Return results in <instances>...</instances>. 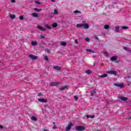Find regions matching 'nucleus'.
Instances as JSON below:
<instances>
[{
    "label": "nucleus",
    "mask_w": 131,
    "mask_h": 131,
    "mask_svg": "<svg viewBox=\"0 0 131 131\" xmlns=\"http://www.w3.org/2000/svg\"><path fill=\"white\" fill-rule=\"evenodd\" d=\"M106 73L108 74H113V75H116L117 74L116 71L113 70L107 71Z\"/></svg>",
    "instance_id": "nucleus-7"
},
{
    "label": "nucleus",
    "mask_w": 131,
    "mask_h": 131,
    "mask_svg": "<svg viewBox=\"0 0 131 131\" xmlns=\"http://www.w3.org/2000/svg\"><path fill=\"white\" fill-rule=\"evenodd\" d=\"M107 76H108V75L107 74H103L102 75L100 76V77L103 78L104 77H107Z\"/></svg>",
    "instance_id": "nucleus-17"
},
{
    "label": "nucleus",
    "mask_w": 131,
    "mask_h": 131,
    "mask_svg": "<svg viewBox=\"0 0 131 131\" xmlns=\"http://www.w3.org/2000/svg\"><path fill=\"white\" fill-rule=\"evenodd\" d=\"M40 37L41 39H42L45 38V36L41 35V36H40Z\"/></svg>",
    "instance_id": "nucleus-38"
},
{
    "label": "nucleus",
    "mask_w": 131,
    "mask_h": 131,
    "mask_svg": "<svg viewBox=\"0 0 131 131\" xmlns=\"http://www.w3.org/2000/svg\"><path fill=\"white\" fill-rule=\"evenodd\" d=\"M9 17H10L11 19H15V18H16V15L10 14Z\"/></svg>",
    "instance_id": "nucleus-13"
},
{
    "label": "nucleus",
    "mask_w": 131,
    "mask_h": 131,
    "mask_svg": "<svg viewBox=\"0 0 131 131\" xmlns=\"http://www.w3.org/2000/svg\"><path fill=\"white\" fill-rule=\"evenodd\" d=\"M85 73H86L87 74H91V73H92V71L90 70H87L85 71Z\"/></svg>",
    "instance_id": "nucleus-28"
},
{
    "label": "nucleus",
    "mask_w": 131,
    "mask_h": 131,
    "mask_svg": "<svg viewBox=\"0 0 131 131\" xmlns=\"http://www.w3.org/2000/svg\"><path fill=\"white\" fill-rule=\"evenodd\" d=\"M31 120H33V121H37V118L34 116H32L31 118Z\"/></svg>",
    "instance_id": "nucleus-12"
},
{
    "label": "nucleus",
    "mask_w": 131,
    "mask_h": 131,
    "mask_svg": "<svg viewBox=\"0 0 131 131\" xmlns=\"http://www.w3.org/2000/svg\"><path fill=\"white\" fill-rule=\"evenodd\" d=\"M35 4H37V5H40V2L38 1H35Z\"/></svg>",
    "instance_id": "nucleus-37"
},
{
    "label": "nucleus",
    "mask_w": 131,
    "mask_h": 131,
    "mask_svg": "<svg viewBox=\"0 0 131 131\" xmlns=\"http://www.w3.org/2000/svg\"><path fill=\"white\" fill-rule=\"evenodd\" d=\"M131 119V117H130L129 118H128V119Z\"/></svg>",
    "instance_id": "nucleus-49"
},
{
    "label": "nucleus",
    "mask_w": 131,
    "mask_h": 131,
    "mask_svg": "<svg viewBox=\"0 0 131 131\" xmlns=\"http://www.w3.org/2000/svg\"><path fill=\"white\" fill-rule=\"evenodd\" d=\"M38 101L40 103H48V99L45 98H39Z\"/></svg>",
    "instance_id": "nucleus-5"
},
{
    "label": "nucleus",
    "mask_w": 131,
    "mask_h": 131,
    "mask_svg": "<svg viewBox=\"0 0 131 131\" xmlns=\"http://www.w3.org/2000/svg\"><path fill=\"white\" fill-rule=\"evenodd\" d=\"M75 129L77 131H83L85 130V127L83 126H77L75 127Z\"/></svg>",
    "instance_id": "nucleus-2"
},
{
    "label": "nucleus",
    "mask_w": 131,
    "mask_h": 131,
    "mask_svg": "<svg viewBox=\"0 0 131 131\" xmlns=\"http://www.w3.org/2000/svg\"><path fill=\"white\" fill-rule=\"evenodd\" d=\"M44 59L45 60H46V61H49V58H48L47 56H44Z\"/></svg>",
    "instance_id": "nucleus-32"
},
{
    "label": "nucleus",
    "mask_w": 131,
    "mask_h": 131,
    "mask_svg": "<svg viewBox=\"0 0 131 131\" xmlns=\"http://www.w3.org/2000/svg\"><path fill=\"white\" fill-rule=\"evenodd\" d=\"M11 2L13 3H16V0H11Z\"/></svg>",
    "instance_id": "nucleus-40"
},
{
    "label": "nucleus",
    "mask_w": 131,
    "mask_h": 131,
    "mask_svg": "<svg viewBox=\"0 0 131 131\" xmlns=\"http://www.w3.org/2000/svg\"><path fill=\"white\" fill-rule=\"evenodd\" d=\"M61 45L63 47H66V46H67V44L66 42H64V41H61Z\"/></svg>",
    "instance_id": "nucleus-22"
},
{
    "label": "nucleus",
    "mask_w": 131,
    "mask_h": 131,
    "mask_svg": "<svg viewBox=\"0 0 131 131\" xmlns=\"http://www.w3.org/2000/svg\"><path fill=\"white\" fill-rule=\"evenodd\" d=\"M71 127H72V123L71 122H70L68 126L66 127V131H69L71 129Z\"/></svg>",
    "instance_id": "nucleus-4"
},
{
    "label": "nucleus",
    "mask_w": 131,
    "mask_h": 131,
    "mask_svg": "<svg viewBox=\"0 0 131 131\" xmlns=\"http://www.w3.org/2000/svg\"><path fill=\"white\" fill-rule=\"evenodd\" d=\"M53 69H55V70H57L58 71H60L62 70V68L61 67H59L58 66H55L53 67Z\"/></svg>",
    "instance_id": "nucleus-9"
},
{
    "label": "nucleus",
    "mask_w": 131,
    "mask_h": 131,
    "mask_svg": "<svg viewBox=\"0 0 131 131\" xmlns=\"http://www.w3.org/2000/svg\"><path fill=\"white\" fill-rule=\"evenodd\" d=\"M94 94H96V91L91 93V95H94Z\"/></svg>",
    "instance_id": "nucleus-43"
},
{
    "label": "nucleus",
    "mask_w": 131,
    "mask_h": 131,
    "mask_svg": "<svg viewBox=\"0 0 131 131\" xmlns=\"http://www.w3.org/2000/svg\"><path fill=\"white\" fill-rule=\"evenodd\" d=\"M46 28H47V29H52V27H51L49 25L46 24L45 25Z\"/></svg>",
    "instance_id": "nucleus-23"
},
{
    "label": "nucleus",
    "mask_w": 131,
    "mask_h": 131,
    "mask_svg": "<svg viewBox=\"0 0 131 131\" xmlns=\"http://www.w3.org/2000/svg\"><path fill=\"white\" fill-rule=\"evenodd\" d=\"M123 49L125 50V51H126L127 52H129L130 50H129V48H127L126 47H124Z\"/></svg>",
    "instance_id": "nucleus-26"
},
{
    "label": "nucleus",
    "mask_w": 131,
    "mask_h": 131,
    "mask_svg": "<svg viewBox=\"0 0 131 131\" xmlns=\"http://www.w3.org/2000/svg\"><path fill=\"white\" fill-rule=\"evenodd\" d=\"M121 28L122 29H128V27L127 26H122Z\"/></svg>",
    "instance_id": "nucleus-31"
},
{
    "label": "nucleus",
    "mask_w": 131,
    "mask_h": 131,
    "mask_svg": "<svg viewBox=\"0 0 131 131\" xmlns=\"http://www.w3.org/2000/svg\"><path fill=\"white\" fill-rule=\"evenodd\" d=\"M23 19H24V16L23 15L19 16V20H23Z\"/></svg>",
    "instance_id": "nucleus-33"
},
{
    "label": "nucleus",
    "mask_w": 131,
    "mask_h": 131,
    "mask_svg": "<svg viewBox=\"0 0 131 131\" xmlns=\"http://www.w3.org/2000/svg\"><path fill=\"white\" fill-rule=\"evenodd\" d=\"M95 39H99V38L97 36H94Z\"/></svg>",
    "instance_id": "nucleus-42"
},
{
    "label": "nucleus",
    "mask_w": 131,
    "mask_h": 131,
    "mask_svg": "<svg viewBox=\"0 0 131 131\" xmlns=\"http://www.w3.org/2000/svg\"><path fill=\"white\" fill-rule=\"evenodd\" d=\"M32 16H33V17H35V18H37V17H38V15L37 14V13H33L32 14Z\"/></svg>",
    "instance_id": "nucleus-14"
},
{
    "label": "nucleus",
    "mask_w": 131,
    "mask_h": 131,
    "mask_svg": "<svg viewBox=\"0 0 131 131\" xmlns=\"http://www.w3.org/2000/svg\"><path fill=\"white\" fill-rule=\"evenodd\" d=\"M117 59V57H116V56H113L111 58V60L112 61H115Z\"/></svg>",
    "instance_id": "nucleus-20"
},
{
    "label": "nucleus",
    "mask_w": 131,
    "mask_h": 131,
    "mask_svg": "<svg viewBox=\"0 0 131 131\" xmlns=\"http://www.w3.org/2000/svg\"><path fill=\"white\" fill-rule=\"evenodd\" d=\"M32 46H36L37 45V42L35 41H33L31 42Z\"/></svg>",
    "instance_id": "nucleus-19"
},
{
    "label": "nucleus",
    "mask_w": 131,
    "mask_h": 131,
    "mask_svg": "<svg viewBox=\"0 0 131 131\" xmlns=\"http://www.w3.org/2000/svg\"><path fill=\"white\" fill-rule=\"evenodd\" d=\"M74 98L75 101H77L78 100V97H77V96H74Z\"/></svg>",
    "instance_id": "nucleus-34"
},
{
    "label": "nucleus",
    "mask_w": 131,
    "mask_h": 131,
    "mask_svg": "<svg viewBox=\"0 0 131 131\" xmlns=\"http://www.w3.org/2000/svg\"><path fill=\"white\" fill-rule=\"evenodd\" d=\"M75 43H76L77 45L78 44V41H77V39H75Z\"/></svg>",
    "instance_id": "nucleus-41"
},
{
    "label": "nucleus",
    "mask_w": 131,
    "mask_h": 131,
    "mask_svg": "<svg viewBox=\"0 0 131 131\" xmlns=\"http://www.w3.org/2000/svg\"><path fill=\"white\" fill-rule=\"evenodd\" d=\"M34 10L36 11V12H40V11H41V9H38L37 8H34Z\"/></svg>",
    "instance_id": "nucleus-29"
},
{
    "label": "nucleus",
    "mask_w": 131,
    "mask_h": 131,
    "mask_svg": "<svg viewBox=\"0 0 131 131\" xmlns=\"http://www.w3.org/2000/svg\"><path fill=\"white\" fill-rule=\"evenodd\" d=\"M46 52H47V53H50V50H49V49H46Z\"/></svg>",
    "instance_id": "nucleus-39"
},
{
    "label": "nucleus",
    "mask_w": 131,
    "mask_h": 131,
    "mask_svg": "<svg viewBox=\"0 0 131 131\" xmlns=\"http://www.w3.org/2000/svg\"><path fill=\"white\" fill-rule=\"evenodd\" d=\"M74 13H75V14H77V13H79V14H81V12L78 10H75V11H74Z\"/></svg>",
    "instance_id": "nucleus-27"
},
{
    "label": "nucleus",
    "mask_w": 131,
    "mask_h": 131,
    "mask_svg": "<svg viewBox=\"0 0 131 131\" xmlns=\"http://www.w3.org/2000/svg\"><path fill=\"white\" fill-rule=\"evenodd\" d=\"M114 85H115V86H119V88H124V86L123 85V83H115Z\"/></svg>",
    "instance_id": "nucleus-10"
},
{
    "label": "nucleus",
    "mask_w": 131,
    "mask_h": 131,
    "mask_svg": "<svg viewBox=\"0 0 131 131\" xmlns=\"http://www.w3.org/2000/svg\"><path fill=\"white\" fill-rule=\"evenodd\" d=\"M38 97H40V96H41V93H39L38 94Z\"/></svg>",
    "instance_id": "nucleus-46"
},
{
    "label": "nucleus",
    "mask_w": 131,
    "mask_h": 131,
    "mask_svg": "<svg viewBox=\"0 0 131 131\" xmlns=\"http://www.w3.org/2000/svg\"><path fill=\"white\" fill-rule=\"evenodd\" d=\"M85 40L86 41H88V42H90V38H86L85 39Z\"/></svg>",
    "instance_id": "nucleus-35"
},
{
    "label": "nucleus",
    "mask_w": 131,
    "mask_h": 131,
    "mask_svg": "<svg viewBox=\"0 0 131 131\" xmlns=\"http://www.w3.org/2000/svg\"><path fill=\"white\" fill-rule=\"evenodd\" d=\"M115 32H119V26L115 27Z\"/></svg>",
    "instance_id": "nucleus-18"
},
{
    "label": "nucleus",
    "mask_w": 131,
    "mask_h": 131,
    "mask_svg": "<svg viewBox=\"0 0 131 131\" xmlns=\"http://www.w3.org/2000/svg\"><path fill=\"white\" fill-rule=\"evenodd\" d=\"M37 28L38 29H39V30H41V31H46V30H47V29H46V28L41 27L40 26H38Z\"/></svg>",
    "instance_id": "nucleus-8"
},
{
    "label": "nucleus",
    "mask_w": 131,
    "mask_h": 131,
    "mask_svg": "<svg viewBox=\"0 0 131 131\" xmlns=\"http://www.w3.org/2000/svg\"><path fill=\"white\" fill-rule=\"evenodd\" d=\"M104 56H105V57H108V52H104Z\"/></svg>",
    "instance_id": "nucleus-36"
},
{
    "label": "nucleus",
    "mask_w": 131,
    "mask_h": 131,
    "mask_svg": "<svg viewBox=\"0 0 131 131\" xmlns=\"http://www.w3.org/2000/svg\"><path fill=\"white\" fill-rule=\"evenodd\" d=\"M59 84H61L60 82H53L50 83V86H58Z\"/></svg>",
    "instance_id": "nucleus-3"
},
{
    "label": "nucleus",
    "mask_w": 131,
    "mask_h": 131,
    "mask_svg": "<svg viewBox=\"0 0 131 131\" xmlns=\"http://www.w3.org/2000/svg\"><path fill=\"white\" fill-rule=\"evenodd\" d=\"M53 129H55V128H57V126H54L52 127Z\"/></svg>",
    "instance_id": "nucleus-44"
},
{
    "label": "nucleus",
    "mask_w": 131,
    "mask_h": 131,
    "mask_svg": "<svg viewBox=\"0 0 131 131\" xmlns=\"http://www.w3.org/2000/svg\"><path fill=\"white\" fill-rule=\"evenodd\" d=\"M29 57L31 58L32 60H37L38 57L36 56L33 55L32 54H30L29 55Z\"/></svg>",
    "instance_id": "nucleus-6"
},
{
    "label": "nucleus",
    "mask_w": 131,
    "mask_h": 131,
    "mask_svg": "<svg viewBox=\"0 0 131 131\" xmlns=\"http://www.w3.org/2000/svg\"><path fill=\"white\" fill-rule=\"evenodd\" d=\"M0 128H4V126L0 125Z\"/></svg>",
    "instance_id": "nucleus-45"
},
{
    "label": "nucleus",
    "mask_w": 131,
    "mask_h": 131,
    "mask_svg": "<svg viewBox=\"0 0 131 131\" xmlns=\"http://www.w3.org/2000/svg\"><path fill=\"white\" fill-rule=\"evenodd\" d=\"M51 2H55V0H51Z\"/></svg>",
    "instance_id": "nucleus-47"
},
{
    "label": "nucleus",
    "mask_w": 131,
    "mask_h": 131,
    "mask_svg": "<svg viewBox=\"0 0 131 131\" xmlns=\"http://www.w3.org/2000/svg\"><path fill=\"white\" fill-rule=\"evenodd\" d=\"M58 27V24L57 23H54L52 24V27H53V28H56V27Z\"/></svg>",
    "instance_id": "nucleus-15"
},
{
    "label": "nucleus",
    "mask_w": 131,
    "mask_h": 131,
    "mask_svg": "<svg viewBox=\"0 0 131 131\" xmlns=\"http://www.w3.org/2000/svg\"><path fill=\"white\" fill-rule=\"evenodd\" d=\"M86 117L87 118H95V116H92V115H86Z\"/></svg>",
    "instance_id": "nucleus-21"
},
{
    "label": "nucleus",
    "mask_w": 131,
    "mask_h": 131,
    "mask_svg": "<svg viewBox=\"0 0 131 131\" xmlns=\"http://www.w3.org/2000/svg\"><path fill=\"white\" fill-rule=\"evenodd\" d=\"M67 86H63V87H61L60 88V90L61 91H64V90H66V89H67Z\"/></svg>",
    "instance_id": "nucleus-25"
},
{
    "label": "nucleus",
    "mask_w": 131,
    "mask_h": 131,
    "mask_svg": "<svg viewBox=\"0 0 131 131\" xmlns=\"http://www.w3.org/2000/svg\"><path fill=\"white\" fill-rule=\"evenodd\" d=\"M53 124H55L56 123H55V122H53Z\"/></svg>",
    "instance_id": "nucleus-48"
},
{
    "label": "nucleus",
    "mask_w": 131,
    "mask_h": 131,
    "mask_svg": "<svg viewBox=\"0 0 131 131\" xmlns=\"http://www.w3.org/2000/svg\"><path fill=\"white\" fill-rule=\"evenodd\" d=\"M104 28L105 29H109V25H106L104 26Z\"/></svg>",
    "instance_id": "nucleus-30"
},
{
    "label": "nucleus",
    "mask_w": 131,
    "mask_h": 131,
    "mask_svg": "<svg viewBox=\"0 0 131 131\" xmlns=\"http://www.w3.org/2000/svg\"><path fill=\"white\" fill-rule=\"evenodd\" d=\"M120 100L122 101H127V98L124 97L120 96L118 97Z\"/></svg>",
    "instance_id": "nucleus-11"
},
{
    "label": "nucleus",
    "mask_w": 131,
    "mask_h": 131,
    "mask_svg": "<svg viewBox=\"0 0 131 131\" xmlns=\"http://www.w3.org/2000/svg\"><path fill=\"white\" fill-rule=\"evenodd\" d=\"M77 28H82L84 27L85 29H89L90 26L88 24H77L76 25Z\"/></svg>",
    "instance_id": "nucleus-1"
},
{
    "label": "nucleus",
    "mask_w": 131,
    "mask_h": 131,
    "mask_svg": "<svg viewBox=\"0 0 131 131\" xmlns=\"http://www.w3.org/2000/svg\"><path fill=\"white\" fill-rule=\"evenodd\" d=\"M128 78H130V77H128Z\"/></svg>",
    "instance_id": "nucleus-50"
},
{
    "label": "nucleus",
    "mask_w": 131,
    "mask_h": 131,
    "mask_svg": "<svg viewBox=\"0 0 131 131\" xmlns=\"http://www.w3.org/2000/svg\"><path fill=\"white\" fill-rule=\"evenodd\" d=\"M54 15H58L59 14V12H58V10L57 9H54V12L53 13Z\"/></svg>",
    "instance_id": "nucleus-24"
},
{
    "label": "nucleus",
    "mask_w": 131,
    "mask_h": 131,
    "mask_svg": "<svg viewBox=\"0 0 131 131\" xmlns=\"http://www.w3.org/2000/svg\"><path fill=\"white\" fill-rule=\"evenodd\" d=\"M86 52H89V53H95V51L92 49H86Z\"/></svg>",
    "instance_id": "nucleus-16"
}]
</instances>
